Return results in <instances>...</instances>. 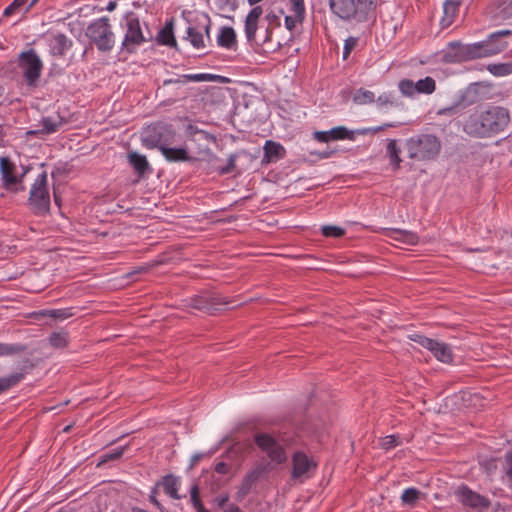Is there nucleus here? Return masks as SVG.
<instances>
[{
	"instance_id": "obj_1",
	"label": "nucleus",
	"mask_w": 512,
	"mask_h": 512,
	"mask_svg": "<svg viewBox=\"0 0 512 512\" xmlns=\"http://www.w3.org/2000/svg\"><path fill=\"white\" fill-rule=\"evenodd\" d=\"M509 123L508 109L492 105L471 113L464 122L463 130L470 136L487 138L503 132Z\"/></svg>"
},
{
	"instance_id": "obj_2",
	"label": "nucleus",
	"mask_w": 512,
	"mask_h": 512,
	"mask_svg": "<svg viewBox=\"0 0 512 512\" xmlns=\"http://www.w3.org/2000/svg\"><path fill=\"white\" fill-rule=\"evenodd\" d=\"M331 13L342 21L361 24L376 18L379 0H328Z\"/></svg>"
},
{
	"instance_id": "obj_3",
	"label": "nucleus",
	"mask_w": 512,
	"mask_h": 512,
	"mask_svg": "<svg viewBox=\"0 0 512 512\" xmlns=\"http://www.w3.org/2000/svg\"><path fill=\"white\" fill-rule=\"evenodd\" d=\"M408 156L417 161L432 160L441 150L440 140L433 134H418L406 141Z\"/></svg>"
},
{
	"instance_id": "obj_4",
	"label": "nucleus",
	"mask_w": 512,
	"mask_h": 512,
	"mask_svg": "<svg viewBox=\"0 0 512 512\" xmlns=\"http://www.w3.org/2000/svg\"><path fill=\"white\" fill-rule=\"evenodd\" d=\"M85 35L100 52H111L115 45V34L107 16L92 21L88 25Z\"/></svg>"
},
{
	"instance_id": "obj_5",
	"label": "nucleus",
	"mask_w": 512,
	"mask_h": 512,
	"mask_svg": "<svg viewBox=\"0 0 512 512\" xmlns=\"http://www.w3.org/2000/svg\"><path fill=\"white\" fill-rule=\"evenodd\" d=\"M27 205L36 216L49 214L51 204L46 171L40 173L31 185Z\"/></svg>"
},
{
	"instance_id": "obj_6",
	"label": "nucleus",
	"mask_w": 512,
	"mask_h": 512,
	"mask_svg": "<svg viewBox=\"0 0 512 512\" xmlns=\"http://www.w3.org/2000/svg\"><path fill=\"white\" fill-rule=\"evenodd\" d=\"M17 66L21 70L26 85L36 88L44 67L37 52L33 48L21 52L17 58Z\"/></svg>"
},
{
	"instance_id": "obj_7",
	"label": "nucleus",
	"mask_w": 512,
	"mask_h": 512,
	"mask_svg": "<svg viewBox=\"0 0 512 512\" xmlns=\"http://www.w3.org/2000/svg\"><path fill=\"white\" fill-rule=\"evenodd\" d=\"M175 131L171 124L156 122L147 126L142 132V144L148 149L161 150L173 143Z\"/></svg>"
},
{
	"instance_id": "obj_8",
	"label": "nucleus",
	"mask_w": 512,
	"mask_h": 512,
	"mask_svg": "<svg viewBox=\"0 0 512 512\" xmlns=\"http://www.w3.org/2000/svg\"><path fill=\"white\" fill-rule=\"evenodd\" d=\"M122 27L124 29V37L121 43L122 52L133 54L137 51L138 47L148 41V38L142 31L140 20L133 13L126 16Z\"/></svg>"
},
{
	"instance_id": "obj_9",
	"label": "nucleus",
	"mask_w": 512,
	"mask_h": 512,
	"mask_svg": "<svg viewBox=\"0 0 512 512\" xmlns=\"http://www.w3.org/2000/svg\"><path fill=\"white\" fill-rule=\"evenodd\" d=\"M211 26L210 17L204 14L202 19L195 25H189L187 27L185 39L190 42L193 48L198 50L205 49L212 43L210 36Z\"/></svg>"
},
{
	"instance_id": "obj_10",
	"label": "nucleus",
	"mask_w": 512,
	"mask_h": 512,
	"mask_svg": "<svg viewBox=\"0 0 512 512\" xmlns=\"http://www.w3.org/2000/svg\"><path fill=\"white\" fill-rule=\"evenodd\" d=\"M511 34V30H499L490 34L486 40L473 43L474 47L477 48L475 51L477 59L490 57L504 51L508 44L502 38Z\"/></svg>"
},
{
	"instance_id": "obj_11",
	"label": "nucleus",
	"mask_w": 512,
	"mask_h": 512,
	"mask_svg": "<svg viewBox=\"0 0 512 512\" xmlns=\"http://www.w3.org/2000/svg\"><path fill=\"white\" fill-rule=\"evenodd\" d=\"M410 339L429 350L438 361L446 364L453 361V352L450 345L447 343L428 338L421 334H414Z\"/></svg>"
},
{
	"instance_id": "obj_12",
	"label": "nucleus",
	"mask_w": 512,
	"mask_h": 512,
	"mask_svg": "<svg viewBox=\"0 0 512 512\" xmlns=\"http://www.w3.org/2000/svg\"><path fill=\"white\" fill-rule=\"evenodd\" d=\"M16 166L9 157L0 158V174L2 187L12 193H18L25 190L22 184V176L15 174Z\"/></svg>"
},
{
	"instance_id": "obj_13",
	"label": "nucleus",
	"mask_w": 512,
	"mask_h": 512,
	"mask_svg": "<svg viewBox=\"0 0 512 512\" xmlns=\"http://www.w3.org/2000/svg\"><path fill=\"white\" fill-rule=\"evenodd\" d=\"M256 445L267 454L271 461L282 464L286 462L287 456L284 448L274 437L267 433H257L254 436Z\"/></svg>"
},
{
	"instance_id": "obj_14",
	"label": "nucleus",
	"mask_w": 512,
	"mask_h": 512,
	"mask_svg": "<svg viewBox=\"0 0 512 512\" xmlns=\"http://www.w3.org/2000/svg\"><path fill=\"white\" fill-rule=\"evenodd\" d=\"M455 495L465 508L477 510L478 512H483L484 509L489 508L491 505L489 498L480 495L466 485L459 486L455 491Z\"/></svg>"
},
{
	"instance_id": "obj_15",
	"label": "nucleus",
	"mask_w": 512,
	"mask_h": 512,
	"mask_svg": "<svg viewBox=\"0 0 512 512\" xmlns=\"http://www.w3.org/2000/svg\"><path fill=\"white\" fill-rule=\"evenodd\" d=\"M398 88L403 96L414 97L416 94H432L436 89V81L427 76L413 82L410 79H403L398 83Z\"/></svg>"
},
{
	"instance_id": "obj_16",
	"label": "nucleus",
	"mask_w": 512,
	"mask_h": 512,
	"mask_svg": "<svg viewBox=\"0 0 512 512\" xmlns=\"http://www.w3.org/2000/svg\"><path fill=\"white\" fill-rule=\"evenodd\" d=\"M262 14H263L262 7L255 6L250 10V12L247 14V16L245 18L244 32H245V36H246L248 43H250L251 45H253V44L263 45V44L267 43L268 41H270L271 32H270L269 27H267L266 36L264 37V39L261 42L258 41L256 38L258 22H259L260 17L262 16Z\"/></svg>"
},
{
	"instance_id": "obj_17",
	"label": "nucleus",
	"mask_w": 512,
	"mask_h": 512,
	"mask_svg": "<svg viewBox=\"0 0 512 512\" xmlns=\"http://www.w3.org/2000/svg\"><path fill=\"white\" fill-rule=\"evenodd\" d=\"M477 50L473 44L464 45L460 42H450L447 50L443 54V59L447 63H461L467 60L477 59Z\"/></svg>"
},
{
	"instance_id": "obj_18",
	"label": "nucleus",
	"mask_w": 512,
	"mask_h": 512,
	"mask_svg": "<svg viewBox=\"0 0 512 512\" xmlns=\"http://www.w3.org/2000/svg\"><path fill=\"white\" fill-rule=\"evenodd\" d=\"M226 304L228 301L218 295H198L189 300L188 306L208 314H215L220 310V306Z\"/></svg>"
},
{
	"instance_id": "obj_19",
	"label": "nucleus",
	"mask_w": 512,
	"mask_h": 512,
	"mask_svg": "<svg viewBox=\"0 0 512 512\" xmlns=\"http://www.w3.org/2000/svg\"><path fill=\"white\" fill-rule=\"evenodd\" d=\"M73 42L64 33H53L49 37V52L52 56L62 57L72 47Z\"/></svg>"
},
{
	"instance_id": "obj_20",
	"label": "nucleus",
	"mask_w": 512,
	"mask_h": 512,
	"mask_svg": "<svg viewBox=\"0 0 512 512\" xmlns=\"http://www.w3.org/2000/svg\"><path fill=\"white\" fill-rule=\"evenodd\" d=\"M292 477L295 479L304 476L315 464L309 457L301 451L294 453L292 457Z\"/></svg>"
},
{
	"instance_id": "obj_21",
	"label": "nucleus",
	"mask_w": 512,
	"mask_h": 512,
	"mask_svg": "<svg viewBox=\"0 0 512 512\" xmlns=\"http://www.w3.org/2000/svg\"><path fill=\"white\" fill-rule=\"evenodd\" d=\"M263 149V163L277 162L278 160L284 158L286 154V150L283 147V145L272 140H267L264 144Z\"/></svg>"
},
{
	"instance_id": "obj_22",
	"label": "nucleus",
	"mask_w": 512,
	"mask_h": 512,
	"mask_svg": "<svg viewBox=\"0 0 512 512\" xmlns=\"http://www.w3.org/2000/svg\"><path fill=\"white\" fill-rule=\"evenodd\" d=\"M216 42L219 47L228 50H235L237 47V35L234 28L230 26H222L219 29Z\"/></svg>"
},
{
	"instance_id": "obj_23",
	"label": "nucleus",
	"mask_w": 512,
	"mask_h": 512,
	"mask_svg": "<svg viewBox=\"0 0 512 512\" xmlns=\"http://www.w3.org/2000/svg\"><path fill=\"white\" fill-rule=\"evenodd\" d=\"M127 158L129 164L133 167L139 177H142L147 172L152 171L146 156L138 154L137 152H129L127 154Z\"/></svg>"
},
{
	"instance_id": "obj_24",
	"label": "nucleus",
	"mask_w": 512,
	"mask_h": 512,
	"mask_svg": "<svg viewBox=\"0 0 512 512\" xmlns=\"http://www.w3.org/2000/svg\"><path fill=\"white\" fill-rule=\"evenodd\" d=\"M156 40L158 44L168 46L171 48L177 47V42L174 37L173 20L167 21L162 29L157 34Z\"/></svg>"
},
{
	"instance_id": "obj_25",
	"label": "nucleus",
	"mask_w": 512,
	"mask_h": 512,
	"mask_svg": "<svg viewBox=\"0 0 512 512\" xmlns=\"http://www.w3.org/2000/svg\"><path fill=\"white\" fill-rule=\"evenodd\" d=\"M160 484L163 486L164 492L172 499H181V496L178 494L181 484L179 477H176L173 474H168L162 478Z\"/></svg>"
},
{
	"instance_id": "obj_26",
	"label": "nucleus",
	"mask_w": 512,
	"mask_h": 512,
	"mask_svg": "<svg viewBox=\"0 0 512 512\" xmlns=\"http://www.w3.org/2000/svg\"><path fill=\"white\" fill-rule=\"evenodd\" d=\"M160 151L169 162H186L190 160L188 152L184 148H170L165 146Z\"/></svg>"
},
{
	"instance_id": "obj_27",
	"label": "nucleus",
	"mask_w": 512,
	"mask_h": 512,
	"mask_svg": "<svg viewBox=\"0 0 512 512\" xmlns=\"http://www.w3.org/2000/svg\"><path fill=\"white\" fill-rule=\"evenodd\" d=\"M265 471H266V467L262 466V467H257L254 470H252L251 472H249L245 476V478L241 484V487L239 489V492L242 495H247L250 492L252 485L261 477V475Z\"/></svg>"
},
{
	"instance_id": "obj_28",
	"label": "nucleus",
	"mask_w": 512,
	"mask_h": 512,
	"mask_svg": "<svg viewBox=\"0 0 512 512\" xmlns=\"http://www.w3.org/2000/svg\"><path fill=\"white\" fill-rule=\"evenodd\" d=\"M387 235L394 240L403 242L408 245H415L419 240V237L416 233L407 230L391 229Z\"/></svg>"
},
{
	"instance_id": "obj_29",
	"label": "nucleus",
	"mask_w": 512,
	"mask_h": 512,
	"mask_svg": "<svg viewBox=\"0 0 512 512\" xmlns=\"http://www.w3.org/2000/svg\"><path fill=\"white\" fill-rule=\"evenodd\" d=\"M386 153L389 158L390 165L393 167V170H398L400 168L402 159L400 158L401 149L397 145L396 140H389L386 147Z\"/></svg>"
},
{
	"instance_id": "obj_30",
	"label": "nucleus",
	"mask_w": 512,
	"mask_h": 512,
	"mask_svg": "<svg viewBox=\"0 0 512 512\" xmlns=\"http://www.w3.org/2000/svg\"><path fill=\"white\" fill-rule=\"evenodd\" d=\"M25 377L23 372H15L0 378V394L18 385Z\"/></svg>"
},
{
	"instance_id": "obj_31",
	"label": "nucleus",
	"mask_w": 512,
	"mask_h": 512,
	"mask_svg": "<svg viewBox=\"0 0 512 512\" xmlns=\"http://www.w3.org/2000/svg\"><path fill=\"white\" fill-rule=\"evenodd\" d=\"M42 128L36 131H29L28 134L38 135V134H52L59 130L61 126V122H56L51 117H44L41 120Z\"/></svg>"
},
{
	"instance_id": "obj_32",
	"label": "nucleus",
	"mask_w": 512,
	"mask_h": 512,
	"mask_svg": "<svg viewBox=\"0 0 512 512\" xmlns=\"http://www.w3.org/2000/svg\"><path fill=\"white\" fill-rule=\"evenodd\" d=\"M27 350V346L20 343H0V357L18 355Z\"/></svg>"
},
{
	"instance_id": "obj_33",
	"label": "nucleus",
	"mask_w": 512,
	"mask_h": 512,
	"mask_svg": "<svg viewBox=\"0 0 512 512\" xmlns=\"http://www.w3.org/2000/svg\"><path fill=\"white\" fill-rule=\"evenodd\" d=\"M331 140H354V132L344 126H337L329 130Z\"/></svg>"
},
{
	"instance_id": "obj_34",
	"label": "nucleus",
	"mask_w": 512,
	"mask_h": 512,
	"mask_svg": "<svg viewBox=\"0 0 512 512\" xmlns=\"http://www.w3.org/2000/svg\"><path fill=\"white\" fill-rule=\"evenodd\" d=\"M488 71L497 77L512 74V61L508 63L489 64Z\"/></svg>"
},
{
	"instance_id": "obj_35",
	"label": "nucleus",
	"mask_w": 512,
	"mask_h": 512,
	"mask_svg": "<svg viewBox=\"0 0 512 512\" xmlns=\"http://www.w3.org/2000/svg\"><path fill=\"white\" fill-rule=\"evenodd\" d=\"M443 9L445 15L442 19V22L445 23V25H450L453 22V19L458 10V4L453 1H446Z\"/></svg>"
},
{
	"instance_id": "obj_36",
	"label": "nucleus",
	"mask_w": 512,
	"mask_h": 512,
	"mask_svg": "<svg viewBox=\"0 0 512 512\" xmlns=\"http://www.w3.org/2000/svg\"><path fill=\"white\" fill-rule=\"evenodd\" d=\"M199 486L195 483L190 489L191 503L195 508L196 512H209L203 505L199 496Z\"/></svg>"
},
{
	"instance_id": "obj_37",
	"label": "nucleus",
	"mask_w": 512,
	"mask_h": 512,
	"mask_svg": "<svg viewBox=\"0 0 512 512\" xmlns=\"http://www.w3.org/2000/svg\"><path fill=\"white\" fill-rule=\"evenodd\" d=\"M186 79V84L189 82H208L215 81L220 78L218 75L209 74V73H199V74H184Z\"/></svg>"
},
{
	"instance_id": "obj_38",
	"label": "nucleus",
	"mask_w": 512,
	"mask_h": 512,
	"mask_svg": "<svg viewBox=\"0 0 512 512\" xmlns=\"http://www.w3.org/2000/svg\"><path fill=\"white\" fill-rule=\"evenodd\" d=\"M420 491L414 487L407 488L401 495V500L404 504L414 505L419 499Z\"/></svg>"
},
{
	"instance_id": "obj_39",
	"label": "nucleus",
	"mask_w": 512,
	"mask_h": 512,
	"mask_svg": "<svg viewBox=\"0 0 512 512\" xmlns=\"http://www.w3.org/2000/svg\"><path fill=\"white\" fill-rule=\"evenodd\" d=\"M354 101L361 105L373 103L375 101V94L370 90L360 89L356 93Z\"/></svg>"
},
{
	"instance_id": "obj_40",
	"label": "nucleus",
	"mask_w": 512,
	"mask_h": 512,
	"mask_svg": "<svg viewBox=\"0 0 512 512\" xmlns=\"http://www.w3.org/2000/svg\"><path fill=\"white\" fill-rule=\"evenodd\" d=\"M478 89H479V84H477V83L470 84L466 88L461 101L464 102L467 100L466 104H468V105L475 103L477 101Z\"/></svg>"
},
{
	"instance_id": "obj_41",
	"label": "nucleus",
	"mask_w": 512,
	"mask_h": 512,
	"mask_svg": "<svg viewBox=\"0 0 512 512\" xmlns=\"http://www.w3.org/2000/svg\"><path fill=\"white\" fill-rule=\"evenodd\" d=\"M380 108L397 106V100L392 93H383L375 100Z\"/></svg>"
},
{
	"instance_id": "obj_42",
	"label": "nucleus",
	"mask_w": 512,
	"mask_h": 512,
	"mask_svg": "<svg viewBox=\"0 0 512 512\" xmlns=\"http://www.w3.org/2000/svg\"><path fill=\"white\" fill-rule=\"evenodd\" d=\"M321 232L325 237L339 238L345 234V230L339 226L326 225L322 226Z\"/></svg>"
},
{
	"instance_id": "obj_43",
	"label": "nucleus",
	"mask_w": 512,
	"mask_h": 512,
	"mask_svg": "<svg viewBox=\"0 0 512 512\" xmlns=\"http://www.w3.org/2000/svg\"><path fill=\"white\" fill-rule=\"evenodd\" d=\"M291 15H287L284 19L285 27L292 31L295 29L297 24H302L305 20L306 14H303L302 17H297V12H291Z\"/></svg>"
},
{
	"instance_id": "obj_44",
	"label": "nucleus",
	"mask_w": 512,
	"mask_h": 512,
	"mask_svg": "<svg viewBox=\"0 0 512 512\" xmlns=\"http://www.w3.org/2000/svg\"><path fill=\"white\" fill-rule=\"evenodd\" d=\"M215 5L222 12H234L238 8L237 0H215Z\"/></svg>"
},
{
	"instance_id": "obj_45",
	"label": "nucleus",
	"mask_w": 512,
	"mask_h": 512,
	"mask_svg": "<svg viewBox=\"0 0 512 512\" xmlns=\"http://www.w3.org/2000/svg\"><path fill=\"white\" fill-rule=\"evenodd\" d=\"M50 344L56 348H63L67 345V334L61 332H54L49 338Z\"/></svg>"
},
{
	"instance_id": "obj_46",
	"label": "nucleus",
	"mask_w": 512,
	"mask_h": 512,
	"mask_svg": "<svg viewBox=\"0 0 512 512\" xmlns=\"http://www.w3.org/2000/svg\"><path fill=\"white\" fill-rule=\"evenodd\" d=\"M290 12H297V17L306 14L305 0H288Z\"/></svg>"
},
{
	"instance_id": "obj_47",
	"label": "nucleus",
	"mask_w": 512,
	"mask_h": 512,
	"mask_svg": "<svg viewBox=\"0 0 512 512\" xmlns=\"http://www.w3.org/2000/svg\"><path fill=\"white\" fill-rule=\"evenodd\" d=\"M126 447L127 446L119 447L108 453L103 454L101 456L100 464L119 459L124 454Z\"/></svg>"
},
{
	"instance_id": "obj_48",
	"label": "nucleus",
	"mask_w": 512,
	"mask_h": 512,
	"mask_svg": "<svg viewBox=\"0 0 512 512\" xmlns=\"http://www.w3.org/2000/svg\"><path fill=\"white\" fill-rule=\"evenodd\" d=\"M398 435H388L381 440V447L385 450L392 449L400 444Z\"/></svg>"
},
{
	"instance_id": "obj_49",
	"label": "nucleus",
	"mask_w": 512,
	"mask_h": 512,
	"mask_svg": "<svg viewBox=\"0 0 512 512\" xmlns=\"http://www.w3.org/2000/svg\"><path fill=\"white\" fill-rule=\"evenodd\" d=\"M26 0H14L10 5H8L3 12V16L10 17L15 12L21 8L25 4Z\"/></svg>"
},
{
	"instance_id": "obj_50",
	"label": "nucleus",
	"mask_w": 512,
	"mask_h": 512,
	"mask_svg": "<svg viewBox=\"0 0 512 512\" xmlns=\"http://www.w3.org/2000/svg\"><path fill=\"white\" fill-rule=\"evenodd\" d=\"M236 158L237 156L235 154H231L229 157H228V161H227V165L223 166V167H219L217 170L219 172V174L221 175H224V174H228V173H231L234 169H235V161H236Z\"/></svg>"
},
{
	"instance_id": "obj_51",
	"label": "nucleus",
	"mask_w": 512,
	"mask_h": 512,
	"mask_svg": "<svg viewBox=\"0 0 512 512\" xmlns=\"http://www.w3.org/2000/svg\"><path fill=\"white\" fill-rule=\"evenodd\" d=\"M357 45V38L355 37H349L345 40L344 48H343V58L347 59L351 53V51L356 47Z\"/></svg>"
},
{
	"instance_id": "obj_52",
	"label": "nucleus",
	"mask_w": 512,
	"mask_h": 512,
	"mask_svg": "<svg viewBox=\"0 0 512 512\" xmlns=\"http://www.w3.org/2000/svg\"><path fill=\"white\" fill-rule=\"evenodd\" d=\"M46 315H49L50 317L55 319H66L70 317L72 314L67 309H53L48 310L46 312Z\"/></svg>"
},
{
	"instance_id": "obj_53",
	"label": "nucleus",
	"mask_w": 512,
	"mask_h": 512,
	"mask_svg": "<svg viewBox=\"0 0 512 512\" xmlns=\"http://www.w3.org/2000/svg\"><path fill=\"white\" fill-rule=\"evenodd\" d=\"M186 84V79H185V75H180L176 78H169V79H165L163 81V86H168V85H185Z\"/></svg>"
},
{
	"instance_id": "obj_54",
	"label": "nucleus",
	"mask_w": 512,
	"mask_h": 512,
	"mask_svg": "<svg viewBox=\"0 0 512 512\" xmlns=\"http://www.w3.org/2000/svg\"><path fill=\"white\" fill-rule=\"evenodd\" d=\"M314 138L320 142L331 141L329 131H317L314 133Z\"/></svg>"
},
{
	"instance_id": "obj_55",
	"label": "nucleus",
	"mask_w": 512,
	"mask_h": 512,
	"mask_svg": "<svg viewBox=\"0 0 512 512\" xmlns=\"http://www.w3.org/2000/svg\"><path fill=\"white\" fill-rule=\"evenodd\" d=\"M506 464H507L506 473H507L509 480L512 482V451H510L506 454Z\"/></svg>"
},
{
	"instance_id": "obj_56",
	"label": "nucleus",
	"mask_w": 512,
	"mask_h": 512,
	"mask_svg": "<svg viewBox=\"0 0 512 512\" xmlns=\"http://www.w3.org/2000/svg\"><path fill=\"white\" fill-rule=\"evenodd\" d=\"M229 470V467L226 463L224 462H219L216 464L215 466V471L219 474H226Z\"/></svg>"
},
{
	"instance_id": "obj_57",
	"label": "nucleus",
	"mask_w": 512,
	"mask_h": 512,
	"mask_svg": "<svg viewBox=\"0 0 512 512\" xmlns=\"http://www.w3.org/2000/svg\"><path fill=\"white\" fill-rule=\"evenodd\" d=\"M157 489L154 488L152 491H151V494L149 496V499H150V502L153 503L156 507L160 508L161 504L159 503V501L157 500Z\"/></svg>"
},
{
	"instance_id": "obj_58",
	"label": "nucleus",
	"mask_w": 512,
	"mask_h": 512,
	"mask_svg": "<svg viewBox=\"0 0 512 512\" xmlns=\"http://www.w3.org/2000/svg\"><path fill=\"white\" fill-rule=\"evenodd\" d=\"M456 111V106L443 108L438 111L439 115H452Z\"/></svg>"
},
{
	"instance_id": "obj_59",
	"label": "nucleus",
	"mask_w": 512,
	"mask_h": 512,
	"mask_svg": "<svg viewBox=\"0 0 512 512\" xmlns=\"http://www.w3.org/2000/svg\"><path fill=\"white\" fill-rule=\"evenodd\" d=\"M228 500H229L228 495H222V496H219L216 498L217 504L221 508L225 506V504L228 502Z\"/></svg>"
},
{
	"instance_id": "obj_60",
	"label": "nucleus",
	"mask_w": 512,
	"mask_h": 512,
	"mask_svg": "<svg viewBox=\"0 0 512 512\" xmlns=\"http://www.w3.org/2000/svg\"><path fill=\"white\" fill-rule=\"evenodd\" d=\"M225 512H242L240 510V508L234 504H231L227 507V509L225 510Z\"/></svg>"
},
{
	"instance_id": "obj_61",
	"label": "nucleus",
	"mask_w": 512,
	"mask_h": 512,
	"mask_svg": "<svg viewBox=\"0 0 512 512\" xmlns=\"http://www.w3.org/2000/svg\"><path fill=\"white\" fill-rule=\"evenodd\" d=\"M116 5H117V4H116V2H115V1H110V2L108 3V5H107V8H106V9H107L108 11H113V10L116 8Z\"/></svg>"
},
{
	"instance_id": "obj_62",
	"label": "nucleus",
	"mask_w": 512,
	"mask_h": 512,
	"mask_svg": "<svg viewBox=\"0 0 512 512\" xmlns=\"http://www.w3.org/2000/svg\"><path fill=\"white\" fill-rule=\"evenodd\" d=\"M386 127H394V125L393 124H385L384 126H379V127L374 128L373 131L374 132H379V131L383 130Z\"/></svg>"
},
{
	"instance_id": "obj_63",
	"label": "nucleus",
	"mask_w": 512,
	"mask_h": 512,
	"mask_svg": "<svg viewBox=\"0 0 512 512\" xmlns=\"http://www.w3.org/2000/svg\"><path fill=\"white\" fill-rule=\"evenodd\" d=\"M200 459H201V454H195V455L192 457V465H194L195 463H197Z\"/></svg>"
},
{
	"instance_id": "obj_64",
	"label": "nucleus",
	"mask_w": 512,
	"mask_h": 512,
	"mask_svg": "<svg viewBox=\"0 0 512 512\" xmlns=\"http://www.w3.org/2000/svg\"><path fill=\"white\" fill-rule=\"evenodd\" d=\"M250 6H254L262 0H247Z\"/></svg>"
}]
</instances>
